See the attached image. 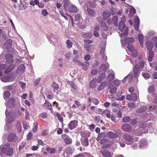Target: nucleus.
I'll use <instances>...</instances> for the list:
<instances>
[{
	"label": "nucleus",
	"instance_id": "obj_4",
	"mask_svg": "<svg viewBox=\"0 0 157 157\" xmlns=\"http://www.w3.org/2000/svg\"><path fill=\"white\" fill-rule=\"evenodd\" d=\"M132 56L130 58V61L132 63L133 65H135V66L133 68V72L134 73V77L135 78L137 77L140 75V69L143 68L144 67H145V65L144 63L145 62V59H142L140 62V66L138 68V66L136 64L137 61L136 60V57Z\"/></svg>",
	"mask_w": 157,
	"mask_h": 157
},
{
	"label": "nucleus",
	"instance_id": "obj_46",
	"mask_svg": "<svg viewBox=\"0 0 157 157\" xmlns=\"http://www.w3.org/2000/svg\"><path fill=\"white\" fill-rule=\"evenodd\" d=\"M52 86L54 89V91L57 90L59 88L58 85L55 82H53L52 83Z\"/></svg>",
	"mask_w": 157,
	"mask_h": 157
},
{
	"label": "nucleus",
	"instance_id": "obj_23",
	"mask_svg": "<svg viewBox=\"0 0 157 157\" xmlns=\"http://www.w3.org/2000/svg\"><path fill=\"white\" fill-rule=\"evenodd\" d=\"M155 33L154 31L150 30L147 33L145 38L146 40L150 39L152 36L155 35Z\"/></svg>",
	"mask_w": 157,
	"mask_h": 157
},
{
	"label": "nucleus",
	"instance_id": "obj_56",
	"mask_svg": "<svg viewBox=\"0 0 157 157\" xmlns=\"http://www.w3.org/2000/svg\"><path fill=\"white\" fill-rule=\"evenodd\" d=\"M151 40L152 41H156L155 43V46L157 48V37L156 36L153 37L152 38Z\"/></svg>",
	"mask_w": 157,
	"mask_h": 157
},
{
	"label": "nucleus",
	"instance_id": "obj_59",
	"mask_svg": "<svg viewBox=\"0 0 157 157\" xmlns=\"http://www.w3.org/2000/svg\"><path fill=\"white\" fill-rule=\"evenodd\" d=\"M23 125L24 128L25 129H28L29 128V126L27 125V123L25 121L23 122Z\"/></svg>",
	"mask_w": 157,
	"mask_h": 157
},
{
	"label": "nucleus",
	"instance_id": "obj_19",
	"mask_svg": "<svg viewBox=\"0 0 157 157\" xmlns=\"http://www.w3.org/2000/svg\"><path fill=\"white\" fill-rule=\"evenodd\" d=\"M62 138L63 139L64 142L67 144H70L72 143V139L68 136L66 135L62 136Z\"/></svg>",
	"mask_w": 157,
	"mask_h": 157
},
{
	"label": "nucleus",
	"instance_id": "obj_60",
	"mask_svg": "<svg viewBox=\"0 0 157 157\" xmlns=\"http://www.w3.org/2000/svg\"><path fill=\"white\" fill-rule=\"evenodd\" d=\"M42 14L43 15L45 16L47 15L48 14V13L46 9H43L42 10Z\"/></svg>",
	"mask_w": 157,
	"mask_h": 157
},
{
	"label": "nucleus",
	"instance_id": "obj_2",
	"mask_svg": "<svg viewBox=\"0 0 157 157\" xmlns=\"http://www.w3.org/2000/svg\"><path fill=\"white\" fill-rule=\"evenodd\" d=\"M15 105V100L14 98H11L9 99L6 103L7 109L6 111V125L5 126V129L6 131L10 130V127L9 124L12 123L16 119V115L14 112L8 111L9 108H13Z\"/></svg>",
	"mask_w": 157,
	"mask_h": 157
},
{
	"label": "nucleus",
	"instance_id": "obj_51",
	"mask_svg": "<svg viewBox=\"0 0 157 157\" xmlns=\"http://www.w3.org/2000/svg\"><path fill=\"white\" fill-rule=\"evenodd\" d=\"M39 116L43 119H45L47 117V113L46 112H43L39 114Z\"/></svg>",
	"mask_w": 157,
	"mask_h": 157
},
{
	"label": "nucleus",
	"instance_id": "obj_62",
	"mask_svg": "<svg viewBox=\"0 0 157 157\" xmlns=\"http://www.w3.org/2000/svg\"><path fill=\"white\" fill-rule=\"evenodd\" d=\"M40 78H38L35 81L34 85L35 86H38L39 83L40 82Z\"/></svg>",
	"mask_w": 157,
	"mask_h": 157
},
{
	"label": "nucleus",
	"instance_id": "obj_52",
	"mask_svg": "<svg viewBox=\"0 0 157 157\" xmlns=\"http://www.w3.org/2000/svg\"><path fill=\"white\" fill-rule=\"evenodd\" d=\"M142 75L145 79H148L150 78V75L148 73H142Z\"/></svg>",
	"mask_w": 157,
	"mask_h": 157
},
{
	"label": "nucleus",
	"instance_id": "obj_3",
	"mask_svg": "<svg viewBox=\"0 0 157 157\" xmlns=\"http://www.w3.org/2000/svg\"><path fill=\"white\" fill-rule=\"evenodd\" d=\"M13 56L10 54H8L6 56L5 58L6 59V64H1L0 65V69L1 70H3L5 69L4 73L5 74L8 73L12 71L15 67L14 64H11L13 62L12 59ZM3 74V72L0 71V76Z\"/></svg>",
	"mask_w": 157,
	"mask_h": 157
},
{
	"label": "nucleus",
	"instance_id": "obj_10",
	"mask_svg": "<svg viewBox=\"0 0 157 157\" xmlns=\"http://www.w3.org/2000/svg\"><path fill=\"white\" fill-rule=\"evenodd\" d=\"M97 20L100 23L101 29L105 31L107 30L108 29V27L104 21L102 20L101 18L100 17H98Z\"/></svg>",
	"mask_w": 157,
	"mask_h": 157
},
{
	"label": "nucleus",
	"instance_id": "obj_11",
	"mask_svg": "<svg viewBox=\"0 0 157 157\" xmlns=\"http://www.w3.org/2000/svg\"><path fill=\"white\" fill-rule=\"evenodd\" d=\"M139 147L140 148H145L148 146V143L146 140L142 139L139 143Z\"/></svg>",
	"mask_w": 157,
	"mask_h": 157
},
{
	"label": "nucleus",
	"instance_id": "obj_5",
	"mask_svg": "<svg viewBox=\"0 0 157 157\" xmlns=\"http://www.w3.org/2000/svg\"><path fill=\"white\" fill-rule=\"evenodd\" d=\"M3 153L6 155L10 156L13 153V150L10 147V144L7 143L4 145H1L0 147V154Z\"/></svg>",
	"mask_w": 157,
	"mask_h": 157
},
{
	"label": "nucleus",
	"instance_id": "obj_30",
	"mask_svg": "<svg viewBox=\"0 0 157 157\" xmlns=\"http://www.w3.org/2000/svg\"><path fill=\"white\" fill-rule=\"evenodd\" d=\"M9 82H12L14 80L16 77V75L14 73H12L10 75L8 76Z\"/></svg>",
	"mask_w": 157,
	"mask_h": 157
},
{
	"label": "nucleus",
	"instance_id": "obj_55",
	"mask_svg": "<svg viewBox=\"0 0 157 157\" xmlns=\"http://www.w3.org/2000/svg\"><path fill=\"white\" fill-rule=\"evenodd\" d=\"M63 2L64 3L63 5L64 8L66 9L68 6L69 2L68 0H64Z\"/></svg>",
	"mask_w": 157,
	"mask_h": 157
},
{
	"label": "nucleus",
	"instance_id": "obj_17",
	"mask_svg": "<svg viewBox=\"0 0 157 157\" xmlns=\"http://www.w3.org/2000/svg\"><path fill=\"white\" fill-rule=\"evenodd\" d=\"M45 103L43 104L44 107L46 109L50 110L51 112L53 113H54L53 110L52 109L51 104L46 100H45Z\"/></svg>",
	"mask_w": 157,
	"mask_h": 157
},
{
	"label": "nucleus",
	"instance_id": "obj_49",
	"mask_svg": "<svg viewBox=\"0 0 157 157\" xmlns=\"http://www.w3.org/2000/svg\"><path fill=\"white\" fill-rule=\"evenodd\" d=\"M13 88L12 85H10L7 86H4L3 87V89L4 90H8L10 91Z\"/></svg>",
	"mask_w": 157,
	"mask_h": 157
},
{
	"label": "nucleus",
	"instance_id": "obj_37",
	"mask_svg": "<svg viewBox=\"0 0 157 157\" xmlns=\"http://www.w3.org/2000/svg\"><path fill=\"white\" fill-rule=\"evenodd\" d=\"M104 113L105 116L109 118H110L111 115V112L109 110L106 109L103 111Z\"/></svg>",
	"mask_w": 157,
	"mask_h": 157
},
{
	"label": "nucleus",
	"instance_id": "obj_40",
	"mask_svg": "<svg viewBox=\"0 0 157 157\" xmlns=\"http://www.w3.org/2000/svg\"><path fill=\"white\" fill-rule=\"evenodd\" d=\"M118 17L117 16H114L112 18V20L113 21V24L115 25H117Z\"/></svg>",
	"mask_w": 157,
	"mask_h": 157
},
{
	"label": "nucleus",
	"instance_id": "obj_1",
	"mask_svg": "<svg viewBox=\"0 0 157 157\" xmlns=\"http://www.w3.org/2000/svg\"><path fill=\"white\" fill-rule=\"evenodd\" d=\"M128 29L126 28L125 31L120 34L121 42L123 47H124V43L128 44L127 46L128 50H126L127 53L129 55H131L132 56L135 57L137 56L138 55L137 50L132 45L129 44L134 41V38L133 37H126L125 39L124 38V37L128 35Z\"/></svg>",
	"mask_w": 157,
	"mask_h": 157
},
{
	"label": "nucleus",
	"instance_id": "obj_47",
	"mask_svg": "<svg viewBox=\"0 0 157 157\" xmlns=\"http://www.w3.org/2000/svg\"><path fill=\"white\" fill-rule=\"evenodd\" d=\"M12 44V40H11L9 39L5 43V45L7 47H10Z\"/></svg>",
	"mask_w": 157,
	"mask_h": 157
},
{
	"label": "nucleus",
	"instance_id": "obj_15",
	"mask_svg": "<svg viewBox=\"0 0 157 157\" xmlns=\"http://www.w3.org/2000/svg\"><path fill=\"white\" fill-rule=\"evenodd\" d=\"M133 26L135 30H138L140 25V20L138 17L136 16V17L133 20Z\"/></svg>",
	"mask_w": 157,
	"mask_h": 157
},
{
	"label": "nucleus",
	"instance_id": "obj_48",
	"mask_svg": "<svg viewBox=\"0 0 157 157\" xmlns=\"http://www.w3.org/2000/svg\"><path fill=\"white\" fill-rule=\"evenodd\" d=\"M83 36L85 37L90 38L92 37L93 34L91 33H86L84 34V35Z\"/></svg>",
	"mask_w": 157,
	"mask_h": 157
},
{
	"label": "nucleus",
	"instance_id": "obj_22",
	"mask_svg": "<svg viewBox=\"0 0 157 157\" xmlns=\"http://www.w3.org/2000/svg\"><path fill=\"white\" fill-rule=\"evenodd\" d=\"M148 110L149 111H153L155 113H157V107L154 104L150 105L149 106Z\"/></svg>",
	"mask_w": 157,
	"mask_h": 157
},
{
	"label": "nucleus",
	"instance_id": "obj_61",
	"mask_svg": "<svg viewBox=\"0 0 157 157\" xmlns=\"http://www.w3.org/2000/svg\"><path fill=\"white\" fill-rule=\"evenodd\" d=\"M80 65L82 66L83 68L85 70H86L88 69V66L86 64H84L83 63L80 62L79 63Z\"/></svg>",
	"mask_w": 157,
	"mask_h": 157
},
{
	"label": "nucleus",
	"instance_id": "obj_54",
	"mask_svg": "<svg viewBox=\"0 0 157 157\" xmlns=\"http://www.w3.org/2000/svg\"><path fill=\"white\" fill-rule=\"evenodd\" d=\"M66 152L67 155H69L71 154L72 152L71 150L70 147H67Z\"/></svg>",
	"mask_w": 157,
	"mask_h": 157
},
{
	"label": "nucleus",
	"instance_id": "obj_58",
	"mask_svg": "<svg viewBox=\"0 0 157 157\" xmlns=\"http://www.w3.org/2000/svg\"><path fill=\"white\" fill-rule=\"evenodd\" d=\"M92 101L95 105H98L99 102V101L96 98H93L92 99Z\"/></svg>",
	"mask_w": 157,
	"mask_h": 157
},
{
	"label": "nucleus",
	"instance_id": "obj_25",
	"mask_svg": "<svg viewBox=\"0 0 157 157\" xmlns=\"http://www.w3.org/2000/svg\"><path fill=\"white\" fill-rule=\"evenodd\" d=\"M122 129L125 132H130L131 129L130 126L128 124H124L122 127Z\"/></svg>",
	"mask_w": 157,
	"mask_h": 157
},
{
	"label": "nucleus",
	"instance_id": "obj_26",
	"mask_svg": "<svg viewBox=\"0 0 157 157\" xmlns=\"http://www.w3.org/2000/svg\"><path fill=\"white\" fill-rule=\"evenodd\" d=\"M68 10L71 12H76L77 10V7L73 4L69 6Z\"/></svg>",
	"mask_w": 157,
	"mask_h": 157
},
{
	"label": "nucleus",
	"instance_id": "obj_33",
	"mask_svg": "<svg viewBox=\"0 0 157 157\" xmlns=\"http://www.w3.org/2000/svg\"><path fill=\"white\" fill-rule=\"evenodd\" d=\"M4 98L5 99L9 98L11 94L10 92L8 91H4L3 92Z\"/></svg>",
	"mask_w": 157,
	"mask_h": 157
},
{
	"label": "nucleus",
	"instance_id": "obj_27",
	"mask_svg": "<svg viewBox=\"0 0 157 157\" xmlns=\"http://www.w3.org/2000/svg\"><path fill=\"white\" fill-rule=\"evenodd\" d=\"M119 29L121 32H122L125 29V25L124 22L121 21L119 23Z\"/></svg>",
	"mask_w": 157,
	"mask_h": 157
},
{
	"label": "nucleus",
	"instance_id": "obj_38",
	"mask_svg": "<svg viewBox=\"0 0 157 157\" xmlns=\"http://www.w3.org/2000/svg\"><path fill=\"white\" fill-rule=\"evenodd\" d=\"M114 78V76L113 74H109L107 77V79L108 80L109 82H110L112 81L113 80Z\"/></svg>",
	"mask_w": 157,
	"mask_h": 157
},
{
	"label": "nucleus",
	"instance_id": "obj_32",
	"mask_svg": "<svg viewBox=\"0 0 157 157\" xmlns=\"http://www.w3.org/2000/svg\"><path fill=\"white\" fill-rule=\"evenodd\" d=\"M154 52L152 51H149L148 53V59L149 62H151L153 58Z\"/></svg>",
	"mask_w": 157,
	"mask_h": 157
},
{
	"label": "nucleus",
	"instance_id": "obj_9",
	"mask_svg": "<svg viewBox=\"0 0 157 157\" xmlns=\"http://www.w3.org/2000/svg\"><path fill=\"white\" fill-rule=\"evenodd\" d=\"M100 54L103 56V58L104 61L107 60V57L104 55L105 51V43L104 42H101L100 44Z\"/></svg>",
	"mask_w": 157,
	"mask_h": 157
},
{
	"label": "nucleus",
	"instance_id": "obj_41",
	"mask_svg": "<svg viewBox=\"0 0 157 157\" xmlns=\"http://www.w3.org/2000/svg\"><path fill=\"white\" fill-rule=\"evenodd\" d=\"M155 90V86L153 85L150 86L148 89V92L150 93H153Z\"/></svg>",
	"mask_w": 157,
	"mask_h": 157
},
{
	"label": "nucleus",
	"instance_id": "obj_20",
	"mask_svg": "<svg viewBox=\"0 0 157 157\" xmlns=\"http://www.w3.org/2000/svg\"><path fill=\"white\" fill-rule=\"evenodd\" d=\"M25 67L24 64H21L17 68V72L18 74H22L24 72Z\"/></svg>",
	"mask_w": 157,
	"mask_h": 157
},
{
	"label": "nucleus",
	"instance_id": "obj_31",
	"mask_svg": "<svg viewBox=\"0 0 157 157\" xmlns=\"http://www.w3.org/2000/svg\"><path fill=\"white\" fill-rule=\"evenodd\" d=\"M53 114L57 117L58 119L61 122H63V118L60 115L59 113L57 112H54Z\"/></svg>",
	"mask_w": 157,
	"mask_h": 157
},
{
	"label": "nucleus",
	"instance_id": "obj_28",
	"mask_svg": "<svg viewBox=\"0 0 157 157\" xmlns=\"http://www.w3.org/2000/svg\"><path fill=\"white\" fill-rule=\"evenodd\" d=\"M111 14L109 10H105L103 12V17L104 19H106L110 16Z\"/></svg>",
	"mask_w": 157,
	"mask_h": 157
},
{
	"label": "nucleus",
	"instance_id": "obj_16",
	"mask_svg": "<svg viewBox=\"0 0 157 157\" xmlns=\"http://www.w3.org/2000/svg\"><path fill=\"white\" fill-rule=\"evenodd\" d=\"M152 40H147L145 42L147 50L150 51H151L153 47V44Z\"/></svg>",
	"mask_w": 157,
	"mask_h": 157
},
{
	"label": "nucleus",
	"instance_id": "obj_63",
	"mask_svg": "<svg viewBox=\"0 0 157 157\" xmlns=\"http://www.w3.org/2000/svg\"><path fill=\"white\" fill-rule=\"evenodd\" d=\"M48 131L47 130H45L42 132L41 133V135L42 136H44L48 135Z\"/></svg>",
	"mask_w": 157,
	"mask_h": 157
},
{
	"label": "nucleus",
	"instance_id": "obj_42",
	"mask_svg": "<svg viewBox=\"0 0 157 157\" xmlns=\"http://www.w3.org/2000/svg\"><path fill=\"white\" fill-rule=\"evenodd\" d=\"M91 45L87 43H85L84 44V47L86 49V50L89 52H91V50L90 48Z\"/></svg>",
	"mask_w": 157,
	"mask_h": 157
},
{
	"label": "nucleus",
	"instance_id": "obj_18",
	"mask_svg": "<svg viewBox=\"0 0 157 157\" xmlns=\"http://www.w3.org/2000/svg\"><path fill=\"white\" fill-rule=\"evenodd\" d=\"M88 4H87L86 6V10L88 12V13L89 15L92 17H94L95 16L96 13L95 12L92 10L89 9L88 7ZM84 10L85 11L86 10V8L85 7V6H84Z\"/></svg>",
	"mask_w": 157,
	"mask_h": 157
},
{
	"label": "nucleus",
	"instance_id": "obj_43",
	"mask_svg": "<svg viewBox=\"0 0 157 157\" xmlns=\"http://www.w3.org/2000/svg\"><path fill=\"white\" fill-rule=\"evenodd\" d=\"M109 88L110 89L109 92L112 94L114 93L117 89V88L116 87L112 85L111 88Z\"/></svg>",
	"mask_w": 157,
	"mask_h": 157
},
{
	"label": "nucleus",
	"instance_id": "obj_13",
	"mask_svg": "<svg viewBox=\"0 0 157 157\" xmlns=\"http://www.w3.org/2000/svg\"><path fill=\"white\" fill-rule=\"evenodd\" d=\"M77 125V121H76L74 120L71 121L68 124L67 126L69 129L71 130L75 128Z\"/></svg>",
	"mask_w": 157,
	"mask_h": 157
},
{
	"label": "nucleus",
	"instance_id": "obj_34",
	"mask_svg": "<svg viewBox=\"0 0 157 157\" xmlns=\"http://www.w3.org/2000/svg\"><path fill=\"white\" fill-rule=\"evenodd\" d=\"M143 123H140L139 124V127L140 128H142L141 129L140 132L142 133H146L147 132V131H144L143 130H146L147 129V127L146 126H144V125L143 126H142V124H143Z\"/></svg>",
	"mask_w": 157,
	"mask_h": 157
},
{
	"label": "nucleus",
	"instance_id": "obj_50",
	"mask_svg": "<svg viewBox=\"0 0 157 157\" xmlns=\"http://www.w3.org/2000/svg\"><path fill=\"white\" fill-rule=\"evenodd\" d=\"M135 9L133 7H132L130 10L129 15L131 16L135 14Z\"/></svg>",
	"mask_w": 157,
	"mask_h": 157
},
{
	"label": "nucleus",
	"instance_id": "obj_12",
	"mask_svg": "<svg viewBox=\"0 0 157 157\" xmlns=\"http://www.w3.org/2000/svg\"><path fill=\"white\" fill-rule=\"evenodd\" d=\"M100 153L105 157H113V154L111 153L110 152L106 150L101 149Z\"/></svg>",
	"mask_w": 157,
	"mask_h": 157
},
{
	"label": "nucleus",
	"instance_id": "obj_24",
	"mask_svg": "<svg viewBox=\"0 0 157 157\" xmlns=\"http://www.w3.org/2000/svg\"><path fill=\"white\" fill-rule=\"evenodd\" d=\"M144 39V36L142 34H141L138 35V39L140 43V45L142 48L143 47Z\"/></svg>",
	"mask_w": 157,
	"mask_h": 157
},
{
	"label": "nucleus",
	"instance_id": "obj_7",
	"mask_svg": "<svg viewBox=\"0 0 157 157\" xmlns=\"http://www.w3.org/2000/svg\"><path fill=\"white\" fill-rule=\"evenodd\" d=\"M123 139L125 140L126 143L127 144H130L133 143L134 141H136L138 140V138L136 137L133 139L132 136L128 134H125L123 136Z\"/></svg>",
	"mask_w": 157,
	"mask_h": 157
},
{
	"label": "nucleus",
	"instance_id": "obj_29",
	"mask_svg": "<svg viewBox=\"0 0 157 157\" xmlns=\"http://www.w3.org/2000/svg\"><path fill=\"white\" fill-rule=\"evenodd\" d=\"M120 82L121 81L118 80H115L109 86V88H111L112 85L114 86H118L120 85Z\"/></svg>",
	"mask_w": 157,
	"mask_h": 157
},
{
	"label": "nucleus",
	"instance_id": "obj_21",
	"mask_svg": "<svg viewBox=\"0 0 157 157\" xmlns=\"http://www.w3.org/2000/svg\"><path fill=\"white\" fill-rule=\"evenodd\" d=\"M126 99L129 101H135L137 99V96L136 94H133L131 95H127Z\"/></svg>",
	"mask_w": 157,
	"mask_h": 157
},
{
	"label": "nucleus",
	"instance_id": "obj_53",
	"mask_svg": "<svg viewBox=\"0 0 157 157\" xmlns=\"http://www.w3.org/2000/svg\"><path fill=\"white\" fill-rule=\"evenodd\" d=\"M66 43L67 44V46L68 48H70L72 47V43L70 40H67L66 41Z\"/></svg>",
	"mask_w": 157,
	"mask_h": 157
},
{
	"label": "nucleus",
	"instance_id": "obj_57",
	"mask_svg": "<svg viewBox=\"0 0 157 157\" xmlns=\"http://www.w3.org/2000/svg\"><path fill=\"white\" fill-rule=\"evenodd\" d=\"M130 120V118L128 116L124 117L123 118V121L124 122H127L129 121Z\"/></svg>",
	"mask_w": 157,
	"mask_h": 157
},
{
	"label": "nucleus",
	"instance_id": "obj_64",
	"mask_svg": "<svg viewBox=\"0 0 157 157\" xmlns=\"http://www.w3.org/2000/svg\"><path fill=\"white\" fill-rule=\"evenodd\" d=\"M131 147L133 149H136L137 148H138V146L137 144L134 143L133 144H132L131 146Z\"/></svg>",
	"mask_w": 157,
	"mask_h": 157
},
{
	"label": "nucleus",
	"instance_id": "obj_36",
	"mask_svg": "<svg viewBox=\"0 0 157 157\" xmlns=\"http://www.w3.org/2000/svg\"><path fill=\"white\" fill-rule=\"evenodd\" d=\"M147 108L145 106H141L140 108L136 110V112L138 113H141L146 110Z\"/></svg>",
	"mask_w": 157,
	"mask_h": 157
},
{
	"label": "nucleus",
	"instance_id": "obj_45",
	"mask_svg": "<svg viewBox=\"0 0 157 157\" xmlns=\"http://www.w3.org/2000/svg\"><path fill=\"white\" fill-rule=\"evenodd\" d=\"M33 132H36L38 129V124L36 122H34L33 124Z\"/></svg>",
	"mask_w": 157,
	"mask_h": 157
},
{
	"label": "nucleus",
	"instance_id": "obj_6",
	"mask_svg": "<svg viewBox=\"0 0 157 157\" xmlns=\"http://www.w3.org/2000/svg\"><path fill=\"white\" fill-rule=\"evenodd\" d=\"M108 64L105 63L101 65L99 71L100 75L97 79V82L100 83L103 80L105 77V75L104 73L106 70L109 68Z\"/></svg>",
	"mask_w": 157,
	"mask_h": 157
},
{
	"label": "nucleus",
	"instance_id": "obj_8",
	"mask_svg": "<svg viewBox=\"0 0 157 157\" xmlns=\"http://www.w3.org/2000/svg\"><path fill=\"white\" fill-rule=\"evenodd\" d=\"M85 134H86V136H82L81 138V143L82 145L86 147L88 145L89 141L88 137H89L90 135V133L89 132H85Z\"/></svg>",
	"mask_w": 157,
	"mask_h": 157
},
{
	"label": "nucleus",
	"instance_id": "obj_14",
	"mask_svg": "<svg viewBox=\"0 0 157 157\" xmlns=\"http://www.w3.org/2000/svg\"><path fill=\"white\" fill-rule=\"evenodd\" d=\"M18 138L16 135L13 133L10 134L8 136L7 140L9 142H15L17 140Z\"/></svg>",
	"mask_w": 157,
	"mask_h": 157
},
{
	"label": "nucleus",
	"instance_id": "obj_39",
	"mask_svg": "<svg viewBox=\"0 0 157 157\" xmlns=\"http://www.w3.org/2000/svg\"><path fill=\"white\" fill-rule=\"evenodd\" d=\"M0 79L3 82H10L8 76L1 77L0 78Z\"/></svg>",
	"mask_w": 157,
	"mask_h": 157
},
{
	"label": "nucleus",
	"instance_id": "obj_44",
	"mask_svg": "<svg viewBox=\"0 0 157 157\" xmlns=\"http://www.w3.org/2000/svg\"><path fill=\"white\" fill-rule=\"evenodd\" d=\"M108 136L110 138H113L116 136V135L111 132H109L108 133Z\"/></svg>",
	"mask_w": 157,
	"mask_h": 157
},
{
	"label": "nucleus",
	"instance_id": "obj_35",
	"mask_svg": "<svg viewBox=\"0 0 157 157\" xmlns=\"http://www.w3.org/2000/svg\"><path fill=\"white\" fill-rule=\"evenodd\" d=\"M46 150L49 153L53 154H55L56 153V151L55 149L47 147L46 148Z\"/></svg>",
	"mask_w": 157,
	"mask_h": 157
}]
</instances>
